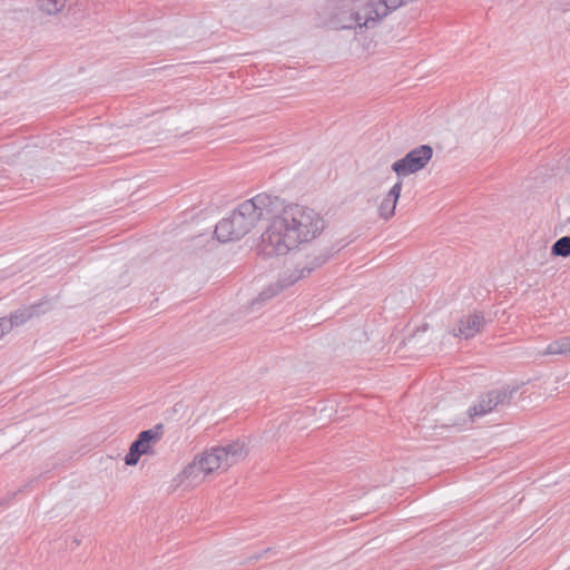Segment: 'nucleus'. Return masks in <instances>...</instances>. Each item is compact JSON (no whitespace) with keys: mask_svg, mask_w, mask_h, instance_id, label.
I'll return each instance as SVG.
<instances>
[{"mask_svg":"<svg viewBox=\"0 0 570 570\" xmlns=\"http://www.w3.org/2000/svg\"><path fill=\"white\" fill-rule=\"evenodd\" d=\"M553 257H570V236H562L551 246Z\"/></svg>","mask_w":570,"mask_h":570,"instance_id":"nucleus-15","label":"nucleus"},{"mask_svg":"<svg viewBox=\"0 0 570 570\" xmlns=\"http://www.w3.org/2000/svg\"><path fill=\"white\" fill-rule=\"evenodd\" d=\"M72 543H73L75 546H79V544H80V540H78V539H76V538H75V539L72 540Z\"/></svg>","mask_w":570,"mask_h":570,"instance_id":"nucleus-17","label":"nucleus"},{"mask_svg":"<svg viewBox=\"0 0 570 570\" xmlns=\"http://www.w3.org/2000/svg\"><path fill=\"white\" fill-rule=\"evenodd\" d=\"M282 200L277 196L258 194L240 203L228 217L219 220L215 235L220 243L238 240L250 233L262 219L272 220Z\"/></svg>","mask_w":570,"mask_h":570,"instance_id":"nucleus-2","label":"nucleus"},{"mask_svg":"<svg viewBox=\"0 0 570 570\" xmlns=\"http://www.w3.org/2000/svg\"><path fill=\"white\" fill-rule=\"evenodd\" d=\"M66 3V0H37L38 9L48 16L57 14L62 11Z\"/></svg>","mask_w":570,"mask_h":570,"instance_id":"nucleus-14","label":"nucleus"},{"mask_svg":"<svg viewBox=\"0 0 570 570\" xmlns=\"http://www.w3.org/2000/svg\"><path fill=\"white\" fill-rule=\"evenodd\" d=\"M11 323L7 317H0V338L11 332Z\"/></svg>","mask_w":570,"mask_h":570,"instance_id":"nucleus-16","label":"nucleus"},{"mask_svg":"<svg viewBox=\"0 0 570 570\" xmlns=\"http://www.w3.org/2000/svg\"><path fill=\"white\" fill-rule=\"evenodd\" d=\"M484 325V317L481 313H474L465 318H461L456 326L451 330V334L455 337L460 336L465 340L473 337L481 331Z\"/></svg>","mask_w":570,"mask_h":570,"instance_id":"nucleus-9","label":"nucleus"},{"mask_svg":"<svg viewBox=\"0 0 570 570\" xmlns=\"http://www.w3.org/2000/svg\"><path fill=\"white\" fill-rule=\"evenodd\" d=\"M40 305H31L29 307L19 308L14 312H12L9 317H7L8 321L11 323V330H13L17 326L23 325L29 320H31L35 315L38 314Z\"/></svg>","mask_w":570,"mask_h":570,"instance_id":"nucleus-12","label":"nucleus"},{"mask_svg":"<svg viewBox=\"0 0 570 570\" xmlns=\"http://www.w3.org/2000/svg\"><path fill=\"white\" fill-rule=\"evenodd\" d=\"M324 228L323 217L314 209L298 204L282 205L262 234L258 252L266 257L285 255L316 238Z\"/></svg>","mask_w":570,"mask_h":570,"instance_id":"nucleus-1","label":"nucleus"},{"mask_svg":"<svg viewBox=\"0 0 570 570\" xmlns=\"http://www.w3.org/2000/svg\"><path fill=\"white\" fill-rule=\"evenodd\" d=\"M433 157V148L430 145H420L410 150L403 158L391 166L397 177H406L422 170Z\"/></svg>","mask_w":570,"mask_h":570,"instance_id":"nucleus-5","label":"nucleus"},{"mask_svg":"<svg viewBox=\"0 0 570 570\" xmlns=\"http://www.w3.org/2000/svg\"><path fill=\"white\" fill-rule=\"evenodd\" d=\"M513 391L508 389H499L480 396L478 403L468 410L470 417L482 416L490 413L498 405L509 404L512 399Z\"/></svg>","mask_w":570,"mask_h":570,"instance_id":"nucleus-8","label":"nucleus"},{"mask_svg":"<svg viewBox=\"0 0 570 570\" xmlns=\"http://www.w3.org/2000/svg\"><path fill=\"white\" fill-rule=\"evenodd\" d=\"M164 425L157 424L153 429L141 431L137 439L130 444L125 456V463L129 466L136 465L144 454H151V444L161 439Z\"/></svg>","mask_w":570,"mask_h":570,"instance_id":"nucleus-7","label":"nucleus"},{"mask_svg":"<svg viewBox=\"0 0 570 570\" xmlns=\"http://www.w3.org/2000/svg\"><path fill=\"white\" fill-rule=\"evenodd\" d=\"M401 190L402 181L399 180L391 187V189L389 190V193L386 194V196L384 197L379 207V214L382 218L389 219L394 215L395 207L401 195Z\"/></svg>","mask_w":570,"mask_h":570,"instance_id":"nucleus-11","label":"nucleus"},{"mask_svg":"<svg viewBox=\"0 0 570 570\" xmlns=\"http://www.w3.org/2000/svg\"><path fill=\"white\" fill-rule=\"evenodd\" d=\"M218 452L223 455L228 468L244 459L248 450L244 442L239 440L233 441L225 446H218Z\"/></svg>","mask_w":570,"mask_h":570,"instance_id":"nucleus-10","label":"nucleus"},{"mask_svg":"<svg viewBox=\"0 0 570 570\" xmlns=\"http://www.w3.org/2000/svg\"><path fill=\"white\" fill-rule=\"evenodd\" d=\"M218 469L227 470L228 466L218 452V446L212 448L203 455L196 456L180 473V476L191 482H197L202 474H209Z\"/></svg>","mask_w":570,"mask_h":570,"instance_id":"nucleus-4","label":"nucleus"},{"mask_svg":"<svg viewBox=\"0 0 570 570\" xmlns=\"http://www.w3.org/2000/svg\"><path fill=\"white\" fill-rule=\"evenodd\" d=\"M338 250H340V248H331L324 253L316 255L311 262H307L302 267H296L295 271L292 272L291 275L288 276V279L282 281L281 285H276V289H274L273 287H269V288L263 291L259 294L258 299L266 301V299L275 296L284 287L294 284L295 282H297L298 279H301L303 277H306L313 271L323 266L334 255V253H337Z\"/></svg>","mask_w":570,"mask_h":570,"instance_id":"nucleus-6","label":"nucleus"},{"mask_svg":"<svg viewBox=\"0 0 570 570\" xmlns=\"http://www.w3.org/2000/svg\"><path fill=\"white\" fill-rule=\"evenodd\" d=\"M570 354V336L550 343L542 352V355H568Z\"/></svg>","mask_w":570,"mask_h":570,"instance_id":"nucleus-13","label":"nucleus"},{"mask_svg":"<svg viewBox=\"0 0 570 570\" xmlns=\"http://www.w3.org/2000/svg\"><path fill=\"white\" fill-rule=\"evenodd\" d=\"M361 1L341 0L337 11L332 17V24L335 29H366L363 22L367 16L374 14L368 11V2L360 3Z\"/></svg>","mask_w":570,"mask_h":570,"instance_id":"nucleus-3","label":"nucleus"}]
</instances>
